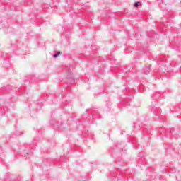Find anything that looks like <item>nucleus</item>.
Segmentation results:
<instances>
[{
	"mask_svg": "<svg viewBox=\"0 0 181 181\" xmlns=\"http://www.w3.org/2000/svg\"><path fill=\"white\" fill-rule=\"evenodd\" d=\"M33 144H34V145H35V144H36V140H34V141H33Z\"/></svg>",
	"mask_w": 181,
	"mask_h": 181,
	"instance_id": "11",
	"label": "nucleus"
},
{
	"mask_svg": "<svg viewBox=\"0 0 181 181\" xmlns=\"http://www.w3.org/2000/svg\"><path fill=\"white\" fill-rule=\"evenodd\" d=\"M28 155H29V153H26V155H25L24 156H25V158H30L29 156H28Z\"/></svg>",
	"mask_w": 181,
	"mask_h": 181,
	"instance_id": "10",
	"label": "nucleus"
},
{
	"mask_svg": "<svg viewBox=\"0 0 181 181\" xmlns=\"http://www.w3.org/2000/svg\"><path fill=\"white\" fill-rule=\"evenodd\" d=\"M92 118H100L98 116V112H96L95 111H92Z\"/></svg>",
	"mask_w": 181,
	"mask_h": 181,
	"instance_id": "1",
	"label": "nucleus"
},
{
	"mask_svg": "<svg viewBox=\"0 0 181 181\" xmlns=\"http://www.w3.org/2000/svg\"><path fill=\"white\" fill-rule=\"evenodd\" d=\"M141 6V2H139V1H136L135 3H134V7L135 8H138V6Z\"/></svg>",
	"mask_w": 181,
	"mask_h": 181,
	"instance_id": "4",
	"label": "nucleus"
},
{
	"mask_svg": "<svg viewBox=\"0 0 181 181\" xmlns=\"http://www.w3.org/2000/svg\"><path fill=\"white\" fill-rule=\"evenodd\" d=\"M22 132L16 131V136H21L22 135Z\"/></svg>",
	"mask_w": 181,
	"mask_h": 181,
	"instance_id": "5",
	"label": "nucleus"
},
{
	"mask_svg": "<svg viewBox=\"0 0 181 181\" xmlns=\"http://www.w3.org/2000/svg\"><path fill=\"white\" fill-rule=\"evenodd\" d=\"M132 144H135V142L134 141H132Z\"/></svg>",
	"mask_w": 181,
	"mask_h": 181,
	"instance_id": "13",
	"label": "nucleus"
},
{
	"mask_svg": "<svg viewBox=\"0 0 181 181\" xmlns=\"http://www.w3.org/2000/svg\"><path fill=\"white\" fill-rule=\"evenodd\" d=\"M49 124H51L52 125H54V124H56V121H54V120L50 121Z\"/></svg>",
	"mask_w": 181,
	"mask_h": 181,
	"instance_id": "7",
	"label": "nucleus"
},
{
	"mask_svg": "<svg viewBox=\"0 0 181 181\" xmlns=\"http://www.w3.org/2000/svg\"><path fill=\"white\" fill-rule=\"evenodd\" d=\"M175 47V49H176L177 50H179V49L177 48V47Z\"/></svg>",
	"mask_w": 181,
	"mask_h": 181,
	"instance_id": "12",
	"label": "nucleus"
},
{
	"mask_svg": "<svg viewBox=\"0 0 181 181\" xmlns=\"http://www.w3.org/2000/svg\"><path fill=\"white\" fill-rule=\"evenodd\" d=\"M171 172H172V173H176V169L175 168L173 169Z\"/></svg>",
	"mask_w": 181,
	"mask_h": 181,
	"instance_id": "8",
	"label": "nucleus"
},
{
	"mask_svg": "<svg viewBox=\"0 0 181 181\" xmlns=\"http://www.w3.org/2000/svg\"><path fill=\"white\" fill-rule=\"evenodd\" d=\"M60 54H62V53H60V52H57V53H55V54L53 55V58H54V59H57V57H59V56H60Z\"/></svg>",
	"mask_w": 181,
	"mask_h": 181,
	"instance_id": "3",
	"label": "nucleus"
},
{
	"mask_svg": "<svg viewBox=\"0 0 181 181\" xmlns=\"http://www.w3.org/2000/svg\"><path fill=\"white\" fill-rule=\"evenodd\" d=\"M154 114H158L156 112H154Z\"/></svg>",
	"mask_w": 181,
	"mask_h": 181,
	"instance_id": "14",
	"label": "nucleus"
},
{
	"mask_svg": "<svg viewBox=\"0 0 181 181\" xmlns=\"http://www.w3.org/2000/svg\"><path fill=\"white\" fill-rule=\"evenodd\" d=\"M124 105L129 106V105H131V103H129L128 101H124Z\"/></svg>",
	"mask_w": 181,
	"mask_h": 181,
	"instance_id": "6",
	"label": "nucleus"
},
{
	"mask_svg": "<svg viewBox=\"0 0 181 181\" xmlns=\"http://www.w3.org/2000/svg\"><path fill=\"white\" fill-rule=\"evenodd\" d=\"M147 68L151 70V69L152 68V64L148 65V66Z\"/></svg>",
	"mask_w": 181,
	"mask_h": 181,
	"instance_id": "9",
	"label": "nucleus"
},
{
	"mask_svg": "<svg viewBox=\"0 0 181 181\" xmlns=\"http://www.w3.org/2000/svg\"><path fill=\"white\" fill-rule=\"evenodd\" d=\"M116 148H118V145H116Z\"/></svg>",
	"mask_w": 181,
	"mask_h": 181,
	"instance_id": "15",
	"label": "nucleus"
},
{
	"mask_svg": "<svg viewBox=\"0 0 181 181\" xmlns=\"http://www.w3.org/2000/svg\"><path fill=\"white\" fill-rule=\"evenodd\" d=\"M145 74H149L151 73V69L148 67L144 68V69Z\"/></svg>",
	"mask_w": 181,
	"mask_h": 181,
	"instance_id": "2",
	"label": "nucleus"
}]
</instances>
